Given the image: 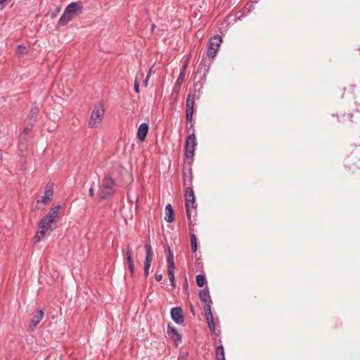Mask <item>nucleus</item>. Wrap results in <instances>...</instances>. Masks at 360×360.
I'll return each mask as SVG.
<instances>
[{
	"mask_svg": "<svg viewBox=\"0 0 360 360\" xmlns=\"http://www.w3.org/2000/svg\"><path fill=\"white\" fill-rule=\"evenodd\" d=\"M27 52H28V51H27V49L26 46H25L23 45H18L17 46V51H16L17 55L23 56V55L27 54Z\"/></svg>",
	"mask_w": 360,
	"mask_h": 360,
	"instance_id": "7c9ffc66",
	"label": "nucleus"
},
{
	"mask_svg": "<svg viewBox=\"0 0 360 360\" xmlns=\"http://www.w3.org/2000/svg\"><path fill=\"white\" fill-rule=\"evenodd\" d=\"M39 112V108L37 104H34L29 112V115H27V119L30 121L29 124L32 126L34 124V122L36 120V118L37 117V115Z\"/></svg>",
	"mask_w": 360,
	"mask_h": 360,
	"instance_id": "412c9836",
	"label": "nucleus"
},
{
	"mask_svg": "<svg viewBox=\"0 0 360 360\" xmlns=\"http://www.w3.org/2000/svg\"><path fill=\"white\" fill-rule=\"evenodd\" d=\"M53 193L52 187H49V185H47L45 188L44 195L41 200H37V203L41 202L44 205L49 204L51 201V196L53 195Z\"/></svg>",
	"mask_w": 360,
	"mask_h": 360,
	"instance_id": "a211bd4d",
	"label": "nucleus"
},
{
	"mask_svg": "<svg viewBox=\"0 0 360 360\" xmlns=\"http://www.w3.org/2000/svg\"><path fill=\"white\" fill-rule=\"evenodd\" d=\"M167 268H175L174 255L170 248H168V253L167 255Z\"/></svg>",
	"mask_w": 360,
	"mask_h": 360,
	"instance_id": "393cba45",
	"label": "nucleus"
},
{
	"mask_svg": "<svg viewBox=\"0 0 360 360\" xmlns=\"http://www.w3.org/2000/svg\"><path fill=\"white\" fill-rule=\"evenodd\" d=\"M196 139L194 133L189 134L186 140L185 155L188 159H192L194 156Z\"/></svg>",
	"mask_w": 360,
	"mask_h": 360,
	"instance_id": "1a4fd4ad",
	"label": "nucleus"
},
{
	"mask_svg": "<svg viewBox=\"0 0 360 360\" xmlns=\"http://www.w3.org/2000/svg\"><path fill=\"white\" fill-rule=\"evenodd\" d=\"M359 54H360V48H359Z\"/></svg>",
	"mask_w": 360,
	"mask_h": 360,
	"instance_id": "09e8293b",
	"label": "nucleus"
},
{
	"mask_svg": "<svg viewBox=\"0 0 360 360\" xmlns=\"http://www.w3.org/2000/svg\"><path fill=\"white\" fill-rule=\"evenodd\" d=\"M148 129L149 127L147 123H141L138 128L137 138L141 141H143L148 134Z\"/></svg>",
	"mask_w": 360,
	"mask_h": 360,
	"instance_id": "aec40b11",
	"label": "nucleus"
},
{
	"mask_svg": "<svg viewBox=\"0 0 360 360\" xmlns=\"http://www.w3.org/2000/svg\"><path fill=\"white\" fill-rule=\"evenodd\" d=\"M167 333L169 339L176 345L181 342L182 335L178 332L177 329L174 327L170 323L167 324Z\"/></svg>",
	"mask_w": 360,
	"mask_h": 360,
	"instance_id": "f8f14e48",
	"label": "nucleus"
},
{
	"mask_svg": "<svg viewBox=\"0 0 360 360\" xmlns=\"http://www.w3.org/2000/svg\"><path fill=\"white\" fill-rule=\"evenodd\" d=\"M200 96L196 97V99H199ZM195 99V93H189L187 96L186 103V121L188 123L186 125V130L189 131L193 127V106H194V100Z\"/></svg>",
	"mask_w": 360,
	"mask_h": 360,
	"instance_id": "7ed1b4c3",
	"label": "nucleus"
},
{
	"mask_svg": "<svg viewBox=\"0 0 360 360\" xmlns=\"http://www.w3.org/2000/svg\"><path fill=\"white\" fill-rule=\"evenodd\" d=\"M162 278V275L161 274H155V279L156 281L160 282Z\"/></svg>",
	"mask_w": 360,
	"mask_h": 360,
	"instance_id": "72a5a7b5",
	"label": "nucleus"
},
{
	"mask_svg": "<svg viewBox=\"0 0 360 360\" xmlns=\"http://www.w3.org/2000/svg\"><path fill=\"white\" fill-rule=\"evenodd\" d=\"M134 91L136 94L139 93V82L137 81V78H136L134 81Z\"/></svg>",
	"mask_w": 360,
	"mask_h": 360,
	"instance_id": "2f4dec72",
	"label": "nucleus"
},
{
	"mask_svg": "<svg viewBox=\"0 0 360 360\" xmlns=\"http://www.w3.org/2000/svg\"><path fill=\"white\" fill-rule=\"evenodd\" d=\"M60 210H61V205H58L56 207L51 208L48 213L50 214L51 216L54 217L57 221H58L59 212Z\"/></svg>",
	"mask_w": 360,
	"mask_h": 360,
	"instance_id": "bb28decb",
	"label": "nucleus"
},
{
	"mask_svg": "<svg viewBox=\"0 0 360 360\" xmlns=\"http://www.w3.org/2000/svg\"><path fill=\"white\" fill-rule=\"evenodd\" d=\"M104 109L102 107L95 108L91 113L89 125L94 127L96 124H99L103 118Z\"/></svg>",
	"mask_w": 360,
	"mask_h": 360,
	"instance_id": "9d476101",
	"label": "nucleus"
},
{
	"mask_svg": "<svg viewBox=\"0 0 360 360\" xmlns=\"http://www.w3.org/2000/svg\"><path fill=\"white\" fill-rule=\"evenodd\" d=\"M215 354L216 359L225 357L224 348L222 345H219L216 347Z\"/></svg>",
	"mask_w": 360,
	"mask_h": 360,
	"instance_id": "cd10ccee",
	"label": "nucleus"
},
{
	"mask_svg": "<svg viewBox=\"0 0 360 360\" xmlns=\"http://www.w3.org/2000/svg\"><path fill=\"white\" fill-rule=\"evenodd\" d=\"M216 360H225V357L224 358H220V359H217Z\"/></svg>",
	"mask_w": 360,
	"mask_h": 360,
	"instance_id": "a18cd8bd",
	"label": "nucleus"
},
{
	"mask_svg": "<svg viewBox=\"0 0 360 360\" xmlns=\"http://www.w3.org/2000/svg\"><path fill=\"white\" fill-rule=\"evenodd\" d=\"M190 309H191V313L193 315H195L194 307L193 306V304L191 303H190Z\"/></svg>",
	"mask_w": 360,
	"mask_h": 360,
	"instance_id": "e433bc0d",
	"label": "nucleus"
},
{
	"mask_svg": "<svg viewBox=\"0 0 360 360\" xmlns=\"http://www.w3.org/2000/svg\"><path fill=\"white\" fill-rule=\"evenodd\" d=\"M2 9L0 8V11H1Z\"/></svg>",
	"mask_w": 360,
	"mask_h": 360,
	"instance_id": "8fccbe9b",
	"label": "nucleus"
},
{
	"mask_svg": "<svg viewBox=\"0 0 360 360\" xmlns=\"http://www.w3.org/2000/svg\"><path fill=\"white\" fill-rule=\"evenodd\" d=\"M44 316V311L42 309L39 310L37 314L33 316L30 323V328L34 329L42 320Z\"/></svg>",
	"mask_w": 360,
	"mask_h": 360,
	"instance_id": "6ab92c4d",
	"label": "nucleus"
},
{
	"mask_svg": "<svg viewBox=\"0 0 360 360\" xmlns=\"http://www.w3.org/2000/svg\"><path fill=\"white\" fill-rule=\"evenodd\" d=\"M184 186L186 187L192 186L193 174L192 169L189 168L183 173Z\"/></svg>",
	"mask_w": 360,
	"mask_h": 360,
	"instance_id": "4be33fe9",
	"label": "nucleus"
},
{
	"mask_svg": "<svg viewBox=\"0 0 360 360\" xmlns=\"http://www.w3.org/2000/svg\"><path fill=\"white\" fill-rule=\"evenodd\" d=\"M151 28L153 30L155 28V25H152Z\"/></svg>",
	"mask_w": 360,
	"mask_h": 360,
	"instance_id": "49530a36",
	"label": "nucleus"
},
{
	"mask_svg": "<svg viewBox=\"0 0 360 360\" xmlns=\"http://www.w3.org/2000/svg\"><path fill=\"white\" fill-rule=\"evenodd\" d=\"M151 72H152V68H150L148 70V74H150V76L151 75Z\"/></svg>",
	"mask_w": 360,
	"mask_h": 360,
	"instance_id": "37998d69",
	"label": "nucleus"
},
{
	"mask_svg": "<svg viewBox=\"0 0 360 360\" xmlns=\"http://www.w3.org/2000/svg\"><path fill=\"white\" fill-rule=\"evenodd\" d=\"M144 271V275L146 277H148L149 275V270L148 269H143Z\"/></svg>",
	"mask_w": 360,
	"mask_h": 360,
	"instance_id": "58836bf2",
	"label": "nucleus"
},
{
	"mask_svg": "<svg viewBox=\"0 0 360 360\" xmlns=\"http://www.w3.org/2000/svg\"><path fill=\"white\" fill-rule=\"evenodd\" d=\"M345 166L349 170L355 172L360 169V153L352 151L345 160Z\"/></svg>",
	"mask_w": 360,
	"mask_h": 360,
	"instance_id": "423d86ee",
	"label": "nucleus"
},
{
	"mask_svg": "<svg viewBox=\"0 0 360 360\" xmlns=\"http://www.w3.org/2000/svg\"><path fill=\"white\" fill-rule=\"evenodd\" d=\"M191 250L193 252H195L198 249L197 238L194 233H190Z\"/></svg>",
	"mask_w": 360,
	"mask_h": 360,
	"instance_id": "c85d7f7f",
	"label": "nucleus"
},
{
	"mask_svg": "<svg viewBox=\"0 0 360 360\" xmlns=\"http://www.w3.org/2000/svg\"><path fill=\"white\" fill-rule=\"evenodd\" d=\"M252 2L256 1V0H252Z\"/></svg>",
	"mask_w": 360,
	"mask_h": 360,
	"instance_id": "de8ad7c7",
	"label": "nucleus"
},
{
	"mask_svg": "<svg viewBox=\"0 0 360 360\" xmlns=\"http://www.w3.org/2000/svg\"><path fill=\"white\" fill-rule=\"evenodd\" d=\"M39 233H38V232H37V235H36V236H35V238L37 239V241L41 240V238H40V237H39ZM40 234H41V233H40Z\"/></svg>",
	"mask_w": 360,
	"mask_h": 360,
	"instance_id": "a19ab883",
	"label": "nucleus"
},
{
	"mask_svg": "<svg viewBox=\"0 0 360 360\" xmlns=\"http://www.w3.org/2000/svg\"><path fill=\"white\" fill-rule=\"evenodd\" d=\"M124 259L127 260V263L128 265V269L130 271V274L133 276L135 271L134 264L132 259V254H131V250L128 246L127 251L125 254L124 255Z\"/></svg>",
	"mask_w": 360,
	"mask_h": 360,
	"instance_id": "f3484780",
	"label": "nucleus"
},
{
	"mask_svg": "<svg viewBox=\"0 0 360 360\" xmlns=\"http://www.w3.org/2000/svg\"><path fill=\"white\" fill-rule=\"evenodd\" d=\"M174 269L175 268H167V273L170 281L171 285L174 288L176 287L175 284V277H174Z\"/></svg>",
	"mask_w": 360,
	"mask_h": 360,
	"instance_id": "a878e982",
	"label": "nucleus"
},
{
	"mask_svg": "<svg viewBox=\"0 0 360 360\" xmlns=\"http://www.w3.org/2000/svg\"><path fill=\"white\" fill-rule=\"evenodd\" d=\"M221 41V37L218 34L210 38L207 51V55L210 58H213L215 56Z\"/></svg>",
	"mask_w": 360,
	"mask_h": 360,
	"instance_id": "6e6552de",
	"label": "nucleus"
},
{
	"mask_svg": "<svg viewBox=\"0 0 360 360\" xmlns=\"http://www.w3.org/2000/svg\"><path fill=\"white\" fill-rule=\"evenodd\" d=\"M196 283L199 287H203L206 283V278L202 274H198L195 278Z\"/></svg>",
	"mask_w": 360,
	"mask_h": 360,
	"instance_id": "c756f323",
	"label": "nucleus"
},
{
	"mask_svg": "<svg viewBox=\"0 0 360 360\" xmlns=\"http://www.w3.org/2000/svg\"><path fill=\"white\" fill-rule=\"evenodd\" d=\"M205 319L207 320V322L209 326V328H210V331L212 332V333L214 334L215 335L219 336L220 334V330H217L215 328L211 309H210V307H207L206 312H205Z\"/></svg>",
	"mask_w": 360,
	"mask_h": 360,
	"instance_id": "dca6fc26",
	"label": "nucleus"
},
{
	"mask_svg": "<svg viewBox=\"0 0 360 360\" xmlns=\"http://www.w3.org/2000/svg\"><path fill=\"white\" fill-rule=\"evenodd\" d=\"M150 78V74H147V76L146 77V79L144 81L145 86H146L148 84V79Z\"/></svg>",
	"mask_w": 360,
	"mask_h": 360,
	"instance_id": "c9c22d12",
	"label": "nucleus"
},
{
	"mask_svg": "<svg viewBox=\"0 0 360 360\" xmlns=\"http://www.w3.org/2000/svg\"><path fill=\"white\" fill-rule=\"evenodd\" d=\"M144 248L146 250V257L144 260V267L143 269H150L152 261L154 257L153 251L152 247L150 244L146 243L144 245Z\"/></svg>",
	"mask_w": 360,
	"mask_h": 360,
	"instance_id": "2eb2a0df",
	"label": "nucleus"
},
{
	"mask_svg": "<svg viewBox=\"0 0 360 360\" xmlns=\"http://www.w3.org/2000/svg\"><path fill=\"white\" fill-rule=\"evenodd\" d=\"M199 298L202 302L205 303V312H206L207 307L211 309V304L212 302L210 295L209 288L207 287L199 291Z\"/></svg>",
	"mask_w": 360,
	"mask_h": 360,
	"instance_id": "4468645a",
	"label": "nucleus"
},
{
	"mask_svg": "<svg viewBox=\"0 0 360 360\" xmlns=\"http://www.w3.org/2000/svg\"><path fill=\"white\" fill-rule=\"evenodd\" d=\"M6 5L0 0V8L3 10Z\"/></svg>",
	"mask_w": 360,
	"mask_h": 360,
	"instance_id": "ea45409f",
	"label": "nucleus"
},
{
	"mask_svg": "<svg viewBox=\"0 0 360 360\" xmlns=\"http://www.w3.org/2000/svg\"><path fill=\"white\" fill-rule=\"evenodd\" d=\"M89 194L91 197H93L94 195V188L93 187H91L89 189Z\"/></svg>",
	"mask_w": 360,
	"mask_h": 360,
	"instance_id": "f704fd0d",
	"label": "nucleus"
},
{
	"mask_svg": "<svg viewBox=\"0 0 360 360\" xmlns=\"http://www.w3.org/2000/svg\"><path fill=\"white\" fill-rule=\"evenodd\" d=\"M83 10L82 3L80 1L72 2L67 6L65 11L58 20V25H65L69 21L79 15Z\"/></svg>",
	"mask_w": 360,
	"mask_h": 360,
	"instance_id": "f257e3e1",
	"label": "nucleus"
},
{
	"mask_svg": "<svg viewBox=\"0 0 360 360\" xmlns=\"http://www.w3.org/2000/svg\"><path fill=\"white\" fill-rule=\"evenodd\" d=\"M60 11V7H57L56 9L51 13V18H54L57 14Z\"/></svg>",
	"mask_w": 360,
	"mask_h": 360,
	"instance_id": "473e14b6",
	"label": "nucleus"
},
{
	"mask_svg": "<svg viewBox=\"0 0 360 360\" xmlns=\"http://www.w3.org/2000/svg\"><path fill=\"white\" fill-rule=\"evenodd\" d=\"M186 64H185L184 66H183V68L182 70H181V72L176 81V83H175V86H174V91L178 93L180 88H181V86L184 82V77H185V75H186Z\"/></svg>",
	"mask_w": 360,
	"mask_h": 360,
	"instance_id": "5701e85b",
	"label": "nucleus"
},
{
	"mask_svg": "<svg viewBox=\"0 0 360 360\" xmlns=\"http://www.w3.org/2000/svg\"><path fill=\"white\" fill-rule=\"evenodd\" d=\"M19 147L20 148V150H22L24 149V148H25V146L22 144V145L20 144Z\"/></svg>",
	"mask_w": 360,
	"mask_h": 360,
	"instance_id": "79ce46f5",
	"label": "nucleus"
},
{
	"mask_svg": "<svg viewBox=\"0 0 360 360\" xmlns=\"http://www.w3.org/2000/svg\"><path fill=\"white\" fill-rule=\"evenodd\" d=\"M165 219L167 222H172L174 220V211L170 204L165 206Z\"/></svg>",
	"mask_w": 360,
	"mask_h": 360,
	"instance_id": "b1692460",
	"label": "nucleus"
},
{
	"mask_svg": "<svg viewBox=\"0 0 360 360\" xmlns=\"http://www.w3.org/2000/svg\"><path fill=\"white\" fill-rule=\"evenodd\" d=\"M30 130V128L29 127H25L24 128V133H25V134H27Z\"/></svg>",
	"mask_w": 360,
	"mask_h": 360,
	"instance_id": "4c0bfd02",
	"label": "nucleus"
},
{
	"mask_svg": "<svg viewBox=\"0 0 360 360\" xmlns=\"http://www.w3.org/2000/svg\"><path fill=\"white\" fill-rule=\"evenodd\" d=\"M170 316L172 319L176 324H182L184 321V311L181 307H175L172 308L170 311Z\"/></svg>",
	"mask_w": 360,
	"mask_h": 360,
	"instance_id": "ddd939ff",
	"label": "nucleus"
},
{
	"mask_svg": "<svg viewBox=\"0 0 360 360\" xmlns=\"http://www.w3.org/2000/svg\"><path fill=\"white\" fill-rule=\"evenodd\" d=\"M5 5L8 0H1Z\"/></svg>",
	"mask_w": 360,
	"mask_h": 360,
	"instance_id": "c03bdc74",
	"label": "nucleus"
},
{
	"mask_svg": "<svg viewBox=\"0 0 360 360\" xmlns=\"http://www.w3.org/2000/svg\"><path fill=\"white\" fill-rule=\"evenodd\" d=\"M115 183L112 176L108 174L105 175L103 180L99 191V197L101 200H106L111 198L115 191Z\"/></svg>",
	"mask_w": 360,
	"mask_h": 360,
	"instance_id": "f03ea898",
	"label": "nucleus"
},
{
	"mask_svg": "<svg viewBox=\"0 0 360 360\" xmlns=\"http://www.w3.org/2000/svg\"><path fill=\"white\" fill-rule=\"evenodd\" d=\"M58 221L54 217L47 213L44 217H42L39 224V229L38 233H41L42 235H45L48 231H52L53 229L51 227L53 223H57Z\"/></svg>",
	"mask_w": 360,
	"mask_h": 360,
	"instance_id": "0eeeda50",
	"label": "nucleus"
},
{
	"mask_svg": "<svg viewBox=\"0 0 360 360\" xmlns=\"http://www.w3.org/2000/svg\"><path fill=\"white\" fill-rule=\"evenodd\" d=\"M185 207L186 210V216L188 219L190 221V224H191V208H195V195L193 189V186L186 187L185 189Z\"/></svg>",
	"mask_w": 360,
	"mask_h": 360,
	"instance_id": "20e7f679",
	"label": "nucleus"
},
{
	"mask_svg": "<svg viewBox=\"0 0 360 360\" xmlns=\"http://www.w3.org/2000/svg\"><path fill=\"white\" fill-rule=\"evenodd\" d=\"M338 121L345 124L357 123L360 121L359 112L357 110L355 113L342 114L340 116H338Z\"/></svg>",
	"mask_w": 360,
	"mask_h": 360,
	"instance_id": "9b49d317",
	"label": "nucleus"
},
{
	"mask_svg": "<svg viewBox=\"0 0 360 360\" xmlns=\"http://www.w3.org/2000/svg\"><path fill=\"white\" fill-rule=\"evenodd\" d=\"M209 65H207L205 61H203V60L199 64L197 73L202 72V75L200 76V79L193 85L195 92H201V89L205 83L206 76L209 72Z\"/></svg>",
	"mask_w": 360,
	"mask_h": 360,
	"instance_id": "39448f33",
	"label": "nucleus"
}]
</instances>
